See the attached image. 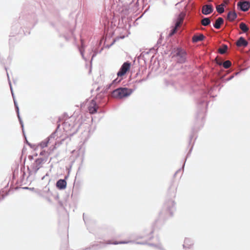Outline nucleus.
Segmentation results:
<instances>
[{"label": "nucleus", "instance_id": "f257e3e1", "mask_svg": "<svg viewBox=\"0 0 250 250\" xmlns=\"http://www.w3.org/2000/svg\"><path fill=\"white\" fill-rule=\"evenodd\" d=\"M131 89L126 87H120L113 90L112 96L116 99H122L129 96L132 93Z\"/></svg>", "mask_w": 250, "mask_h": 250}, {"label": "nucleus", "instance_id": "f03ea898", "mask_svg": "<svg viewBox=\"0 0 250 250\" xmlns=\"http://www.w3.org/2000/svg\"><path fill=\"white\" fill-rule=\"evenodd\" d=\"M131 63L129 62H124L121 66L119 71L117 73L118 78L114 80V83H118L120 82L123 80V77L125 75L130 68Z\"/></svg>", "mask_w": 250, "mask_h": 250}, {"label": "nucleus", "instance_id": "7ed1b4c3", "mask_svg": "<svg viewBox=\"0 0 250 250\" xmlns=\"http://www.w3.org/2000/svg\"><path fill=\"white\" fill-rule=\"evenodd\" d=\"M172 58L179 63H184L186 60V53L185 51L180 48L174 49L172 51Z\"/></svg>", "mask_w": 250, "mask_h": 250}, {"label": "nucleus", "instance_id": "20e7f679", "mask_svg": "<svg viewBox=\"0 0 250 250\" xmlns=\"http://www.w3.org/2000/svg\"><path fill=\"white\" fill-rule=\"evenodd\" d=\"M237 5L243 11H247L250 7V3L249 1H240L237 3Z\"/></svg>", "mask_w": 250, "mask_h": 250}, {"label": "nucleus", "instance_id": "39448f33", "mask_svg": "<svg viewBox=\"0 0 250 250\" xmlns=\"http://www.w3.org/2000/svg\"><path fill=\"white\" fill-rule=\"evenodd\" d=\"M98 106L94 100H92L88 106V110L91 114L95 113L97 112Z\"/></svg>", "mask_w": 250, "mask_h": 250}, {"label": "nucleus", "instance_id": "423d86ee", "mask_svg": "<svg viewBox=\"0 0 250 250\" xmlns=\"http://www.w3.org/2000/svg\"><path fill=\"white\" fill-rule=\"evenodd\" d=\"M213 10L211 5H205L202 7V12L204 15H208L212 12Z\"/></svg>", "mask_w": 250, "mask_h": 250}, {"label": "nucleus", "instance_id": "0eeeda50", "mask_svg": "<svg viewBox=\"0 0 250 250\" xmlns=\"http://www.w3.org/2000/svg\"><path fill=\"white\" fill-rule=\"evenodd\" d=\"M186 16V14L183 12H181L178 16L177 19L176 20V22L175 23V25L176 27H179L183 23V21L185 19Z\"/></svg>", "mask_w": 250, "mask_h": 250}, {"label": "nucleus", "instance_id": "6e6552de", "mask_svg": "<svg viewBox=\"0 0 250 250\" xmlns=\"http://www.w3.org/2000/svg\"><path fill=\"white\" fill-rule=\"evenodd\" d=\"M248 44V42L243 37H240L236 42V45L238 47H246Z\"/></svg>", "mask_w": 250, "mask_h": 250}, {"label": "nucleus", "instance_id": "1a4fd4ad", "mask_svg": "<svg viewBox=\"0 0 250 250\" xmlns=\"http://www.w3.org/2000/svg\"><path fill=\"white\" fill-rule=\"evenodd\" d=\"M57 187L60 189H64L66 186V182L64 180L60 179L57 182Z\"/></svg>", "mask_w": 250, "mask_h": 250}, {"label": "nucleus", "instance_id": "9d476101", "mask_svg": "<svg viewBox=\"0 0 250 250\" xmlns=\"http://www.w3.org/2000/svg\"><path fill=\"white\" fill-rule=\"evenodd\" d=\"M224 23V20L222 18H218L214 24V27L216 29H219L221 25Z\"/></svg>", "mask_w": 250, "mask_h": 250}, {"label": "nucleus", "instance_id": "9b49d317", "mask_svg": "<svg viewBox=\"0 0 250 250\" xmlns=\"http://www.w3.org/2000/svg\"><path fill=\"white\" fill-rule=\"evenodd\" d=\"M205 37L203 34H200L199 35H194L192 37V42H197L199 41H202L205 39Z\"/></svg>", "mask_w": 250, "mask_h": 250}, {"label": "nucleus", "instance_id": "f8f14e48", "mask_svg": "<svg viewBox=\"0 0 250 250\" xmlns=\"http://www.w3.org/2000/svg\"><path fill=\"white\" fill-rule=\"evenodd\" d=\"M237 18V15L234 12H229L228 14V19L230 21H234Z\"/></svg>", "mask_w": 250, "mask_h": 250}, {"label": "nucleus", "instance_id": "ddd939ff", "mask_svg": "<svg viewBox=\"0 0 250 250\" xmlns=\"http://www.w3.org/2000/svg\"><path fill=\"white\" fill-rule=\"evenodd\" d=\"M239 27L244 32H247L249 29L247 25L244 22L240 23Z\"/></svg>", "mask_w": 250, "mask_h": 250}, {"label": "nucleus", "instance_id": "4468645a", "mask_svg": "<svg viewBox=\"0 0 250 250\" xmlns=\"http://www.w3.org/2000/svg\"><path fill=\"white\" fill-rule=\"evenodd\" d=\"M210 23V19L208 18H205L201 21V24L204 26H207Z\"/></svg>", "mask_w": 250, "mask_h": 250}, {"label": "nucleus", "instance_id": "2eb2a0df", "mask_svg": "<svg viewBox=\"0 0 250 250\" xmlns=\"http://www.w3.org/2000/svg\"><path fill=\"white\" fill-rule=\"evenodd\" d=\"M128 243V242L126 241H120V242H112L111 241H108L105 243V244H114V245H117V244H126Z\"/></svg>", "mask_w": 250, "mask_h": 250}, {"label": "nucleus", "instance_id": "dca6fc26", "mask_svg": "<svg viewBox=\"0 0 250 250\" xmlns=\"http://www.w3.org/2000/svg\"><path fill=\"white\" fill-rule=\"evenodd\" d=\"M216 8L219 13L221 14L224 12V7L222 4L217 5Z\"/></svg>", "mask_w": 250, "mask_h": 250}, {"label": "nucleus", "instance_id": "f3484780", "mask_svg": "<svg viewBox=\"0 0 250 250\" xmlns=\"http://www.w3.org/2000/svg\"><path fill=\"white\" fill-rule=\"evenodd\" d=\"M228 49V47L226 45H224L222 48H220L218 49V52L221 54H223L226 53L227 50Z\"/></svg>", "mask_w": 250, "mask_h": 250}, {"label": "nucleus", "instance_id": "a211bd4d", "mask_svg": "<svg viewBox=\"0 0 250 250\" xmlns=\"http://www.w3.org/2000/svg\"><path fill=\"white\" fill-rule=\"evenodd\" d=\"M231 65V62L229 61H226L223 63V67L225 68H229Z\"/></svg>", "mask_w": 250, "mask_h": 250}, {"label": "nucleus", "instance_id": "6ab92c4d", "mask_svg": "<svg viewBox=\"0 0 250 250\" xmlns=\"http://www.w3.org/2000/svg\"><path fill=\"white\" fill-rule=\"evenodd\" d=\"M50 139H51V138H48V140L47 141L42 142L41 144V146L43 148L45 147H47L48 146V144L49 142Z\"/></svg>", "mask_w": 250, "mask_h": 250}, {"label": "nucleus", "instance_id": "aec40b11", "mask_svg": "<svg viewBox=\"0 0 250 250\" xmlns=\"http://www.w3.org/2000/svg\"><path fill=\"white\" fill-rule=\"evenodd\" d=\"M178 27H176V25H175L174 27H173V29L171 30L169 34V36H173L176 33Z\"/></svg>", "mask_w": 250, "mask_h": 250}, {"label": "nucleus", "instance_id": "412c9836", "mask_svg": "<svg viewBox=\"0 0 250 250\" xmlns=\"http://www.w3.org/2000/svg\"><path fill=\"white\" fill-rule=\"evenodd\" d=\"M229 3V0H224L223 2L221 4L224 7L226 6Z\"/></svg>", "mask_w": 250, "mask_h": 250}, {"label": "nucleus", "instance_id": "4be33fe9", "mask_svg": "<svg viewBox=\"0 0 250 250\" xmlns=\"http://www.w3.org/2000/svg\"><path fill=\"white\" fill-rule=\"evenodd\" d=\"M189 241L188 239H187L185 240L184 246H185L186 245V243L187 242Z\"/></svg>", "mask_w": 250, "mask_h": 250}, {"label": "nucleus", "instance_id": "5701e85b", "mask_svg": "<svg viewBox=\"0 0 250 250\" xmlns=\"http://www.w3.org/2000/svg\"><path fill=\"white\" fill-rule=\"evenodd\" d=\"M55 148V146H54V147H53V148L52 150H53Z\"/></svg>", "mask_w": 250, "mask_h": 250}]
</instances>
